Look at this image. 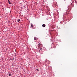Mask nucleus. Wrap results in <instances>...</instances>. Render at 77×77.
Wrapping results in <instances>:
<instances>
[{
    "mask_svg": "<svg viewBox=\"0 0 77 77\" xmlns=\"http://www.w3.org/2000/svg\"><path fill=\"white\" fill-rule=\"evenodd\" d=\"M8 2L10 5H11V2L10 1H9V0H8Z\"/></svg>",
    "mask_w": 77,
    "mask_h": 77,
    "instance_id": "obj_2",
    "label": "nucleus"
},
{
    "mask_svg": "<svg viewBox=\"0 0 77 77\" xmlns=\"http://www.w3.org/2000/svg\"><path fill=\"white\" fill-rule=\"evenodd\" d=\"M8 75H9V76H11V74L9 73Z\"/></svg>",
    "mask_w": 77,
    "mask_h": 77,
    "instance_id": "obj_7",
    "label": "nucleus"
},
{
    "mask_svg": "<svg viewBox=\"0 0 77 77\" xmlns=\"http://www.w3.org/2000/svg\"><path fill=\"white\" fill-rule=\"evenodd\" d=\"M64 1H66V0H64Z\"/></svg>",
    "mask_w": 77,
    "mask_h": 77,
    "instance_id": "obj_12",
    "label": "nucleus"
},
{
    "mask_svg": "<svg viewBox=\"0 0 77 77\" xmlns=\"http://www.w3.org/2000/svg\"><path fill=\"white\" fill-rule=\"evenodd\" d=\"M40 45V44H38V45Z\"/></svg>",
    "mask_w": 77,
    "mask_h": 77,
    "instance_id": "obj_11",
    "label": "nucleus"
},
{
    "mask_svg": "<svg viewBox=\"0 0 77 77\" xmlns=\"http://www.w3.org/2000/svg\"><path fill=\"white\" fill-rule=\"evenodd\" d=\"M36 70H37V71H38V72L39 71V70H38V69H37Z\"/></svg>",
    "mask_w": 77,
    "mask_h": 77,
    "instance_id": "obj_9",
    "label": "nucleus"
},
{
    "mask_svg": "<svg viewBox=\"0 0 77 77\" xmlns=\"http://www.w3.org/2000/svg\"><path fill=\"white\" fill-rule=\"evenodd\" d=\"M42 27H45V24H43L42 25Z\"/></svg>",
    "mask_w": 77,
    "mask_h": 77,
    "instance_id": "obj_1",
    "label": "nucleus"
},
{
    "mask_svg": "<svg viewBox=\"0 0 77 77\" xmlns=\"http://www.w3.org/2000/svg\"><path fill=\"white\" fill-rule=\"evenodd\" d=\"M43 2H44V1Z\"/></svg>",
    "mask_w": 77,
    "mask_h": 77,
    "instance_id": "obj_13",
    "label": "nucleus"
},
{
    "mask_svg": "<svg viewBox=\"0 0 77 77\" xmlns=\"http://www.w3.org/2000/svg\"><path fill=\"white\" fill-rule=\"evenodd\" d=\"M31 27H33V24H32V23L31 24Z\"/></svg>",
    "mask_w": 77,
    "mask_h": 77,
    "instance_id": "obj_4",
    "label": "nucleus"
},
{
    "mask_svg": "<svg viewBox=\"0 0 77 77\" xmlns=\"http://www.w3.org/2000/svg\"><path fill=\"white\" fill-rule=\"evenodd\" d=\"M20 21V19H19L17 20V22H19Z\"/></svg>",
    "mask_w": 77,
    "mask_h": 77,
    "instance_id": "obj_6",
    "label": "nucleus"
},
{
    "mask_svg": "<svg viewBox=\"0 0 77 77\" xmlns=\"http://www.w3.org/2000/svg\"><path fill=\"white\" fill-rule=\"evenodd\" d=\"M34 40H36V37H34Z\"/></svg>",
    "mask_w": 77,
    "mask_h": 77,
    "instance_id": "obj_5",
    "label": "nucleus"
},
{
    "mask_svg": "<svg viewBox=\"0 0 77 77\" xmlns=\"http://www.w3.org/2000/svg\"><path fill=\"white\" fill-rule=\"evenodd\" d=\"M40 50H42V48H40Z\"/></svg>",
    "mask_w": 77,
    "mask_h": 77,
    "instance_id": "obj_10",
    "label": "nucleus"
},
{
    "mask_svg": "<svg viewBox=\"0 0 77 77\" xmlns=\"http://www.w3.org/2000/svg\"><path fill=\"white\" fill-rule=\"evenodd\" d=\"M71 5H72V7H74V5H73V4H72V3H71Z\"/></svg>",
    "mask_w": 77,
    "mask_h": 77,
    "instance_id": "obj_3",
    "label": "nucleus"
},
{
    "mask_svg": "<svg viewBox=\"0 0 77 77\" xmlns=\"http://www.w3.org/2000/svg\"><path fill=\"white\" fill-rule=\"evenodd\" d=\"M75 3H76V4H77V1L75 0Z\"/></svg>",
    "mask_w": 77,
    "mask_h": 77,
    "instance_id": "obj_8",
    "label": "nucleus"
}]
</instances>
